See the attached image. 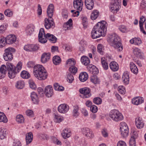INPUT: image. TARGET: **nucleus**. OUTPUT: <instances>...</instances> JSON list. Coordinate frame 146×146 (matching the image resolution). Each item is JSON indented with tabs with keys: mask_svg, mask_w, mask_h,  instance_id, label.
<instances>
[{
	"mask_svg": "<svg viewBox=\"0 0 146 146\" xmlns=\"http://www.w3.org/2000/svg\"><path fill=\"white\" fill-rule=\"evenodd\" d=\"M25 86L24 82L22 81H19L17 82L15 84L16 88L18 89H22Z\"/></svg>",
	"mask_w": 146,
	"mask_h": 146,
	"instance_id": "2f4dec72",
	"label": "nucleus"
},
{
	"mask_svg": "<svg viewBox=\"0 0 146 146\" xmlns=\"http://www.w3.org/2000/svg\"><path fill=\"white\" fill-rule=\"evenodd\" d=\"M122 80L124 84H129V74L127 72H125L123 74Z\"/></svg>",
	"mask_w": 146,
	"mask_h": 146,
	"instance_id": "393cba45",
	"label": "nucleus"
},
{
	"mask_svg": "<svg viewBox=\"0 0 146 146\" xmlns=\"http://www.w3.org/2000/svg\"><path fill=\"white\" fill-rule=\"evenodd\" d=\"M44 25L47 29L54 28L55 26V24L53 19L49 20L46 18L44 19Z\"/></svg>",
	"mask_w": 146,
	"mask_h": 146,
	"instance_id": "f8f14e48",
	"label": "nucleus"
},
{
	"mask_svg": "<svg viewBox=\"0 0 146 146\" xmlns=\"http://www.w3.org/2000/svg\"><path fill=\"white\" fill-rule=\"evenodd\" d=\"M34 31V27L33 26H28L26 29V32L27 35H31Z\"/></svg>",
	"mask_w": 146,
	"mask_h": 146,
	"instance_id": "4c0bfd02",
	"label": "nucleus"
},
{
	"mask_svg": "<svg viewBox=\"0 0 146 146\" xmlns=\"http://www.w3.org/2000/svg\"><path fill=\"white\" fill-rule=\"evenodd\" d=\"M6 65L8 71V76L11 79L15 77L16 74L21 70L22 66L20 62L18 63L16 67L10 63H7Z\"/></svg>",
	"mask_w": 146,
	"mask_h": 146,
	"instance_id": "39448f33",
	"label": "nucleus"
},
{
	"mask_svg": "<svg viewBox=\"0 0 146 146\" xmlns=\"http://www.w3.org/2000/svg\"><path fill=\"white\" fill-rule=\"evenodd\" d=\"M39 47L37 45L31 44V51H34L38 50Z\"/></svg>",
	"mask_w": 146,
	"mask_h": 146,
	"instance_id": "13d9d810",
	"label": "nucleus"
},
{
	"mask_svg": "<svg viewBox=\"0 0 146 146\" xmlns=\"http://www.w3.org/2000/svg\"><path fill=\"white\" fill-rule=\"evenodd\" d=\"M15 51V49L13 48H9L5 50V53L3 55L4 60L6 61H10L13 58L12 52Z\"/></svg>",
	"mask_w": 146,
	"mask_h": 146,
	"instance_id": "0eeeda50",
	"label": "nucleus"
},
{
	"mask_svg": "<svg viewBox=\"0 0 146 146\" xmlns=\"http://www.w3.org/2000/svg\"><path fill=\"white\" fill-rule=\"evenodd\" d=\"M6 44L7 43L5 38L3 37H1L0 38V48L5 46Z\"/></svg>",
	"mask_w": 146,
	"mask_h": 146,
	"instance_id": "a18cd8bd",
	"label": "nucleus"
},
{
	"mask_svg": "<svg viewBox=\"0 0 146 146\" xmlns=\"http://www.w3.org/2000/svg\"><path fill=\"white\" fill-rule=\"evenodd\" d=\"M130 68L132 72L136 74L137 73V66L133 62H131L130 63Z\"/></svg>",
	"mask_w": 146,
	"mask_h": 146,
	"instance_id": "473e14b6",
	"label": "nucleus"
},
{
	"mask_svg": "<svg viewBox=\"0 0 146 146\" xmlns=\"http://www.w3.org/2000/svg\"><path fill=\"white\" fill-rule=\"evenodd\" d=\"M143 54L141 52L140 49L137 48V57L140 59L143 58Z\"/></svg>",
	"mask_w": 146,
	"mask_h": 146,
	"instance_id": "e2e57ef3",
	"label": "nucleus"
},
{
	"mask_svg": "<svg viewBox=\"0 0 146 146\" xmlns=\"http://www.w3.org/2000/svg\"><path fill=\"white\" fill-rule=\"evenodd\" d=\"M44 92L46 96L48 97H51L53 94L52 87L50 85L46 86Z\"/></svg>",
	"mask_w": 146,
	"mask_h": 146,
	"instance_id": "2eb2a0df",
	"label": "nucleus"
},
{
	"mask_svg": "<svg viewBox=\"0 0 146 146\" xmlns=\"http://www.w3.org/2000/svg\"><path fill=\"white\" fill-rule=\"evenodd\" d=\"M33 139V135L32 133L30 132L27 133L26 135V139L27 145L30 143Z\"/></svg>",
	"mask_w": 146,
	"mask_h": 146,
	"instance_id": "5701e85b",
	"label": "nucleus"
},
{
	"mask_svg": "<svg viewBox=\"0 0 146 146\" xmlns=\"http://www.w3.org/2000/svg\"><path fill=\"white\" fill-rule=\"evenodd\" d=\"M103 47V45L101 44H99L98 45V51L101 54H103V51H102V48Z\"/></svg>",
	"mask_w": 146,
	"mask_h": 146,
	"instance_id": "052dcab7",
	"label": "nucleus"
},
{
	"mask_svg": "<svg viewBox=\"0 0 146 146\" xmlns=\"http://www.w3.org/2000/svg\"><path fill=\"white\" fill-rule=\"evenodd\" d=\"M54 88L57 91H63L64 90V88L60 86L57 83H55L54 85Z\"/></svg>",
	"mask_w": 146,
	"mask_h": 146,
	"instance_id": "09e8293b",
	"label": "nucleus"
},
{
	"mask_svg": "<svg viewBox=\"0 0 146 146\" xmlns=\"http://www.w3.org/2000/svg\"><path fill=\"white\" fill-rule=\"evenodd\" d=\"M26 113L27 115L29 117H32L34 115L33 111L31 110H27Z\"/></svg>",
	"mask_w": 146,
	"mask_h": 146,
	"instance_id": "680f3d73",
	"label": "nucleus"
},
{
	"mask_svg": "<svg viewBox=\"0 0 146 146\" xmlns=\"http://www.w3.org/2000/svg\"><path fill=\"white\" fill-rule=\"evenodd\" d=\"M69 71L71 73L75 74L77 71V68L75 66H72L70 67Z\"/></svg>",
	"mask_w": 146,
	"mask_h": 146,
	"instance_id": "49530a36",
	"label": "nucleus"
},
{
	"mask_svg": "<svg viewBox=\"0 0 146 146\" xmlns=\"http://www.w3.org/2000/svg\"><path fill=\"white\" fill-rule=\"evenodd\" d=\"M144 98L141 97H137V105L140 104L143 102Z\"/></svg>",
	"mask_w": 146,
	"mask_h": 146,
	"instance_id": "69168bd1",
	"label": "nucleus"
},
{
	"mask_svg": "<svg viewBox=\"0 0 146 146\" xmlns=\"http://www.w3.org/2000/svg\"><path fill=\"white\" fill-rule=\"evenodd\" d=\"M29 84L30 87L32 89H34L36 88V86L33 80H29Z\"/></svg>",
	"mask_w": 146,
	"mask_h": 146,
	"instance_id": "4d7b16f0",
	"label": "nucleus"
},
{
	"mask_svg": "<svg viewBox=\"0 0 146 146\" xmlns=\"http://www.w3.org/2000/svg\"><path fill=\"white\" fill-rule=\"evenodd\" d=\"M62 135L64 138H68L70 136V131H68L67 128H65L63 130Z\"/></svg>",
	"mask_w": 146,
	"mask_h": 146,
	"instance_id": "bb28decb",
	"label": "nucleus"
},
{
	"mask_svg": "<svg viewBox=\"0 0 146 146\" xmlns=\"http://www.w3.org/2000/svg\"><path fill=\"white\" fill-rule=\"evenodd\" d=\"M83 5L82 0H74L73 6L75 9L80 11H82Z\"/></svg>",
	"mask_w": 146,
	"mask_h": 146,
	"instance_id": "ddd939ff",
	"label": "nucleus"
},
{
	"mask_svg": "<svg viewBox=\"0 0 146 146\" xmlns=\"http://www.w3.org/2000/svg\"><path fill=\"white\" fill-rule=\"evenodd\" d=\"M81 132L86 137L89 138H92L94 136L92 131L87 127H84L82 129Z\"/></svg>",
	"mask_w": 146,
	"mask_h": 146,
	"instance_id": "9d476101",
	"label": "nucleus"
},
{
	"mask_svg": "<svg viewBox=\"0 0 146 146\" xmlns=\"http://www.w3.org/2000/svg\"><path fill=\"white\" fill-rule=\"evenodd\" d=\"M6 43L11 44L16 41V38L15 36L12 35L8 36L6 38Z\"/></svg>",
	"mask_w": 146,
	"mask_h": 146,
	"instance_id": "dca6fc26",
	"label": "nucleus"
},
{
	"mask_svg": "<svg viewBox=\"0 0 146 146\" xmlns=\"http://www.w3.org/2000/svg\"><path fill=\"white\" fill-rule=\"evenodd\" d=\"M50 57V53H44L41 56V61L43 63H45L49 60Z\"/></svg>",
	"mask_w": 146,
	"mask_h": 146,
	"instance_id": "a211bd4d",
	"label": "nucleus"
},
{
	"mask_svg": "<svg viewBox=\"0 0 146 146\" xmlns=\"http://www.w3.org/2000/svg\"><path fill=\"white\" fill-rule=\"evenodd\" d=\"M117 146H127L126 143L123 141H119L117 143Z\"/></svg>",
	"mask_w": 146,
	"mask_h": 146,
	"instance_id": "774afa93",
	"label": "nucleus"
},
{
	"mask_svg": "<svg viewBox=\"0 0 146 146\" xmlns=\"http://www.w3.org/2000/svg\"><path fill=\"white\" fill-rule=\"evenodd\" d=\"M72 19H70L66 23L64 24L63 27L64 30L66 31L70 29L72 25Z\"/></svg>",
	"mask_w": 146,
	"mask_h": 146,
	"instance_id": "b1692460",
	"label": "nucleus"
},
{
	"mask_svg": "<svg viewBox=\"0 0 146 146\" xmlns=\"http://www.w3.org/2000/svg\"><path fill=\"white\" fill-rule=\"evenodd\" d=\"M118 90L121 94H124L126 92L125 89L123 86H119L118 87Z\"/></svg>",
	"mask_w": 146,
	"mask_h": 146,
	"instance_id": "603ef678",
	"label": "nucleus"
},
{
	"mask_svg": "<svg viewBox=\"0 0 146 146\" xmlns=\"http://www.w3.org/2000/svg\"><path fill=\"white\" fill-rule=\"evenodd\" d=\"M120 129L129 130L127 124L124 122H122L120 123Z\"/></svg>",
	"mask_w": 146,
	"mask_h": 146,
	"instance_id": "3c124183",
	"label": "nucleus"
},
{
	"mask_svg": "<svg viewBox=\"0 0 146 146\" xmlns=\"http://www.w3.org/2000/svg\"><path fill=\"white\" fill-rule=\"evenodd\" d=\"M107 24L106 21H102L99 22L94 26L91 32V36L95 39L101 36H104L107 31Z\"/></svg>",
	"mask_w": 146,
	"mask_h": 146,
	"instance_id": "f257e3e1",
	"label": "nucleus"
},
{
	"mask_svg": "<svg viewBox=\"0 0 146 146\" xmlns=\"http://www.w3.org/2000/svg\"><path fill=\"white\" fill-rule=\"evenodd\" d=\"M145 21V19L144 17L142 16L140 19L139 21V27L141 31L144 34H146V33L144 31L143 27V23Z\"/></svg>",
	"mask_w": 146,
	"mask_h": 146,
	"instance_id": "6ab92c4d",
	"label": "nucleus"
},
{
	"mask_svg": "<svg viewBox=\"0 0 146 146\" xmlns=\"http://www.w3.org/2000/svg\"><path fill=\"white\" fill-rule=\"evenodd\" d=\"M99 15V12L97 10L93 11L91 15V18L92 20H95L98 17Z\"/></svg>",
	"mask_w": 146,
	"mask_h": 146,
	"instance_id": "f704fd0d",
	"label": "nucleus"
},
{
	"mask_svg": "<svg viewBox=\"0 0 146 146\" xmlns=\"http://www.w3.org/2000/svg\"><path fill=\"white\" fill-rule=\"evenodd\" d=\"M88 68H90V70L92 71L94 74H96L98 73V70L94 66L89 65L88 66Z\"/></svg>",
	"mask_w": 146,
	"mask_h": 146,
	"instance_id": "58836bf2",
	"label": "nucleus"
},
{
	"mask_svg": "<svg viewBox=\"0 0 146 146\" xmlns=\"http://www.w3.org/2000/svg\"><path fill=\"white\" fill-rule=\"evenodd\" d=\"M121 135L122 136L125 137L127 136L129 133V130L120 129Z\"/></svg>",
	"mask_w": 146,
	"mask_h": 146,
	"instance_id": "8fccbe9b",
	"label": "nucleus"
},
{
	"mask_svg": "<svg viewBox=\"0 0 146 146\" xmlns=\"http://www.w3.org/2000/svg\"><path fill=\"white\" fill-rule=\"evenodd\" d=\"M121 3L119 0H112L110 7L111 11L114 13H116L119 9Z\"/></svg>",
	"mask_w": 146,
	"mask_h": 146,
	"instance_id": "6e6552de",
	"label": "nucleus"
},
{
	"mask_svg": "<svg viewBox=\"0 0 146 146\" xmlns=\"http://www.w3.org/2000/svg\"><path fill=\"white\" fill-rule=\"evenodd\" d=\"M91 81L94 84H96L99 83V80L96 76L94 75L91 76L90 78Z\"/></svg>",
	"mask_w": 146,
	"mask_h": 146,
	"instance_id": "37998d69",
	"label": "nucleus"
},
{
	"mask_svg": "<svg viewBox=\"0 0 146 146\" xmlns=\"http://www.w3.org/2000/svg\"><path fill=\"white\" fill-rule=\"evenodd\" d=\"M67 81L69 83H71L74 80L73 75L71 74H68L67 76Z\"/></svg>",
	"mask_w": 146,
	"mask_h": 146,
	"instance_id": "6e6d98bb",
	"label": "nucleus"
},
{
	"mask_svg": "<svg viewBox=\"0 0 146 146\" xmlns=\"http://www.w3.org/2000/svg\"><path fill=\"white\" fill-rule=\"evenodd\" d=\"M90 108V111L93 113H95L98 111V108L95 105H92Z\"/></svg>",
	"mask_w": 146,
	"mask_h": 146,
	"instance_id": "bf43d9fd",
	"label": "nucleus"
},
{
	"mask_svg": "<svg viewBox=\"0 0 146 146\" xmlns=\"http://www.w3.org/2000/svg\"><path fill=\"white\" fill-rule=\"evenodd\" d=\"M130 135L131 137L129 141L130 146H136L137 132L132 129Z\"/></svg>",
	"mask_w": 146,
	"mask_h": 146,
	"instance_id": "1a4fd4ad",
	"label": "nucleus"
},
{
	"mask_svg": "<svg viewBox=\"0 0 146 146\" xmlns=\"http://www.w3.org/2000/svg\"><path fill=\"white\" fill-rule=\"evenodd\" d=\"M110 116L113 120L116 121H121L123 119L121 113L117 110L111 111L110 113Z\"/></svg>",
	"mask_w": 146,
	"mask_h": 146,
	"instance_id": "423d86ee",
	"label": "nucleus"
},
{
	"mask_svg": "<svg viewBox=\"0 0 146 146\" xmlns=\"http://www.w3.org/2000/svg\"><path fill=\"white\" fill-rule=\"evenodd\" d=\"M5 14L8 17H11L13 15L12 11L9 9H7L4 11Z\"/></svg>",
	"mask_w": 146,
	"mask_h": 146,
	"instance_id": "5fc2aeb1",
	"label": "nucleus"
},
{
	"mask_svg": "<svg viewBox=\"0 0 146 146\" xmlns=\"http://www.w3.org/2000/svg\"><path fill=\"white\" fill-rule=\"evenodd\" d=\"M144 123L143 120H140L139 118L137 120V128L141 129L142 128L144 125Z\"/></svg>",
	"mask_w": 146,
	"mask_h": 146,
	"instance_id": "864d4df0",
	"label": "nucleus"
},
{
	"mask_svg": "<svg viewBox=\"0 0 146 146\" xmlns=\"http://www.w3.org/2000/svg\"><path fill=\"white\" fill-rule=\"evenodd\" d=\"M54 10L53 5L52 4H50L48 6L47 11L48 16L50 19L53 16Z\"/></svg>",
	"mask_w": 146,
	"mask_h": 146,
	"instance_id": "f3484780",
	"label": "nucleus"
},
{
	"mask_svg": "<svg viewBox=\"0 0 146 146\" xmlns=\"http://www.w3.org/2000/svg\"><path fill=\"white\" fill-rule=\"evenodd\" d=\"M101 61L104 69L105 70H107L108 68V65L106 61L103 58H101Z\"/></svg>",
	"mask_w": 146,
	"mask_h": 146,
	"instance_id": "a19ab883",
	"label": "nucleus"
},
{
	"mask_svg": "<svg viewBox=\"0 0 146 146\" xmlns=\"http://www.w3.org/2000/svg\"><path fill=\"white\" fill-rule=\"evenodd\" d=\"M63 120V117H61L56 115H54V121L55 122L59 123Z\"/></svg>",
	"mask_w": 146,
	"mask_h": 146,
	"instance_id": "79ce46f5",
	"label": "nucleus"
},
{
	"mask_svg": "<svg viewBox=\"0 0 146 146\" xmlns=\"http://www.w3.org/2000/svg\"><path fill=\"white\" fill-rule=\"evenodd\" d=\"M110 67L113 71H117L119 68L117 64L115 62H112L110 63Z\"/></svg>",
	"mask_w": 146,
	"mask_h": 146,
	"instance_id": "a878e982",
	"label": "nucleus"
},
{
	"mask_svg": "<svg viewBox=\"0 0 146 146\" xmlns=\"http://www.w3.org/2000/svg\"><path fill=\"white\" fill-rule=\"evenodd\" d=\"M88 75L86 72H83L80 73L79 76L80 80L82 82H84L88 79Z\"/></svg>",
	"mask_w": 146,
	"mask_h": 146,
	"instance_id": "412c9836",
	"label": "nucleus"
},
{
	"mask_svg": "<svg viewBox=\"0 0 146 146\" xmlns=\"http://www.w3.org/2000/svg\"><path fill=\"white\" fill-rule=\"evenodd\" d=\"M33 74L36 78L41 80L46 79L48 76L45 69L40 64L36 65L34 66Z\"/></svg>",
	"mask_w": 146,
	"mask_h": 146,
	"instance_id": "f03ea898",
	"label": "nucleus"
},
{
	"mask_svg": "<svg viewBox=\"0 0 146 146\" xmlns=\"http://www.w3.org/2000/svg\"><path fill=\"white\" fill-rule=\"evenodd\" d=\"M85 5L87 9L91 10L94 6V1L93 0H85Z\"/></svg>",
	"mask_w": 146,
	"mask_h": 146,
	"instance_id": "aec40b11",
	"label": "nucleus"
},
{
	"mask_svg": "<svg viewBox=\"0 0 146 146\" xmlns=\"http://www.w3.org/2000/svg\"><path fill=\"white\" fill-rule=\"evenodd\" d=\"M7 121V119L5 114L3 113L0 112V122L6 123Z\"/></svg>",
	"mask_w": 146,
	"mask_h": 146,
	"instance_id": "e433bc0d",
	"label": "nucleus"
},
{
	"mask_svg": "<svg viewBox=\"0 0 146 146\" xmlns=\"http://www.w3.org/2000/svg\"><path fill=\"white\" fill-rule=\"evenodd\" d=\"M76 63V61L74 59L70 58L67 60L66 62V64L68 66L70 67L75 66Z\"/></svg>",
	"mask_w": 146,
	"mask_h": 146,
	"instance_id": "7c9ffc66",
	"label": "nucleus"
},
{
	"mask_svg": "<svg viewBox=\"0 0 146 146\" xmlns=\"http://www.w3.org/2000/svg\"><path fill=\"white\" fill-rule=\"evenodd\" d=\"M80 46L79 47V50L82 52L85 51V47L87 44V42L84 40H82L80 43Z\"/></svg>",
	"mask_w": 146,
	"mask_h": 146,
	"instance_id": "c85d7f7f",
	"label": "nucleus"
},
{
	"mask_svg": "<svg viewBox=\"0 0 146 146\" xmlns=\"http://www.w3.org/2000/svg\"><path fill=\"white\" fill-rule=\"evenodd\" d=\"M79 108L77 106H75L74 107V109L72 112L73 115L75 117H76L79 115L78 112Z\"/></svg>",
	"mask_w": 146,
	"mask_h": 146,
	"instance_id": "c9c22d12",
	"label": "nucleus"
},
{
	"mask_svg": "<svg viewBox=\"0 0 146 146\" xmlns=\"http://www.w3.org/2000/svg\"><path fill=\"white\" fill-rule=\"evenodd\" d=\"M79 92L83 95V98H89L91 96L90 90L88 88H84L80 89Z\"/></svg>",
	"mask_w": 146,
	"mask_h": 146,
	"instance_id": "9b49d317",
	"label": "nucleus"
},
{
	"mask_svg": "<svg viewBox=\"0 0 146 146\" xmlns=\"http://www.w3.org/2000/svg\"><path fill=\"white\" fill-rule=\"evenodd\" d=\"M17 121L20 123H22L24 122V119L23 116L21 115H19L16 117Z\"/></svg>",
	"mask_w": 146,
	"mask_h": 146,
	"instance_id": "c03bdc74",
	"label": "nucleus"
},
{
	"mask_svg": "<svg viewBox=\"0 0 146 146\" xmlns=\"http://www.w3.org/2000/svg\"><path fill=\"white\" fill-rule=\"evenodd\" d=\"M6 69L7 67L6 66L3 65L1 66L0 68V72L6 74V72L7 71Z\"/></svg>",
	"mask_w": 146,
	"mask_h": 146,
	"instance_id": "0e129e2a",
	"label": "nucleus"
},
{
	"mask_svg": "<svg viewBox=\"0 0 146 146\" xmlns=\"http://www.w3.org/2000/svg\"><path fill=\"white\" fill-rule=\"evenodd\" d=\"M58 110L61 113H64L68 112L69 109V106L64 104H60L58 107Z\"/></svg>",
	"mask_w": 146,
	"mask_h": 146,
	"instance_id": "4468645a",
	"label": "nucleus"
},
{
	"mask_svg": "<svg viewBox=\"0 0 146 146\" xmlns=\"http://www.w3.org/2000/svg\"><path fill=\"white\" fill-rule=\"evenodd\" d=\"M6 135V130L4 128H0V139H4Z\"/></svg>",
	"mask_w": 146,
	"mask_h": 146,
	"instance_id": "c756f323",
	"label": "nucleus"
},
{
	"mask_svg": "<svg viewBox=\"0 0 146 146\" xmlns=\"http://www.w3.org/2000/svg\"><path fill=\"white\" fill-rule=\"evenodd\" d=\"M140 6L141 8L145 9L146 7V2L143 0L140 3Z\"/></svg>",
	"mask_w": 146,
	"mask_h": 146,
	"instance_id": "338daca9",
	"label": "nucleus"
},
{
	"mask_svg": "<svg viewBox=\"0 0 146 146\" xmlns=\"http://www.w3.org/2000/svg\"><path fill=\"white\" fill-rule=\"evenodd\" d=\"M21 76L23 78L27 79L30 77V75L28 72L24 70L22 72L21 74Z\"/></svg>",
	"mask_w": 146,
	"mask_h": 146,
	"instance_id": "ea45409f",
	"label": "nucleus"
},
{
	"mask_svg": "<svg viewBox=\"0 0 146 146\" xmlns=\"http://www.w3.org/2000/svg\"><path fill=\"white\" fill-rule=\"evenodd\" d=\"M31 97L32 100L34 104H37L39 100L37 94L34 92H33L31 95Z\"/></svg>",
	"mask_w": 146,
	"mask_h": 146,
	"instance_id": "4be33fe9",
	"label": "nucleus"
},
{
	"mask_svg": "<svg viewBox=\"0 0 146 146\" xmlns=\"http://www.w3.org/2000/svg\"><path fill=\"white\" fill-rule=\"evenodd\" d=\"M93 102L97 105H99L101 104L102 102V100L100 98L97 97H96L93 99Z\"/></svg>",
	"mask_w": 146,
	"mask_h": 146,
	"instance_id": "de8ad7c7",
	"label": "nucleus"
},
{
	"mask_svg": "<svg viewBox=\"0 0 146 146\" xmlns=\"http://www.w3.org/2000/svg\"><path fill=\"white\" fill-rule=\"evenodd\" d=\"M81 61L82 64L85 66L88 65L90 63V60L88 58L85 56L82 57Z\"/></svg>",
	"mask_w": 146,
	"mask_h": 146,
	"instance_id": "cd10ccee",
	"label": "nucleus"
},
{
	"mask_svg": "<svg viewBox=\"0 0 146 146\" xmlns=\"http://www.w3.org/2000/svg\"><path fill=\"white\" fill-rule=\"evenodd\" d=\"M108 42L110 45L113 46L119 52L121 51L123 49V46L120 42L119 37L115 33L110 35L108 38Z\"/></svg>",
	"mask_w": 146,
	"mask_h": 146,
	"instance_id": "7ed1b4c3",
	"label": "nucleus"
},
{
	"mask_svg": "<svg viewBox=\"0 0 146 146\" xmlns=\"http://www.w3.org/2000/svg\"><path fill=\"white\" fill-rule=\"evenodd\" d=\"M53 62L54 64L57 65L60 63L61 59L59 56H55L53 57Z\"/></svg>",
	"mask_w": 146,
	"mask_h": 146,
	"instance_id": "72a5a7b5",
	"label": "nucleus"
},
{
	"mask_svg": "<svg viewBox=\"0 0 146 146\" xmlns=\"http://www.w3.org/2000/svg\"><path fill=\"white\" fill-rule=\"evenodd\" d=\"M38 37L39 42L42 43L46 42L47 39L53 43H55L56 41V38L53 35L50 33H47L45 35L44 29L42 28L40 29Z\"/></svg>",
	"mask_w": 146,
	"mask_h": 146,
	"instance_id": "20e7f679",
	"label": "nucleus"
}]
</instances>
